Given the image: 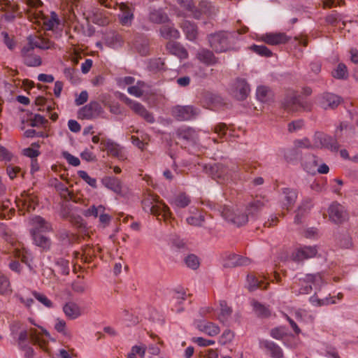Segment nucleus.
Wrapping results in <instances>:
<instances>
[{
  "instance_id": "obj_60",
  "label": "nucleus",
  "mask_w": 358,
  "mask_h": 358,
  "mask_svg": "<svg viewBox=\"0 0 358 358\" xmlns=\"http://www.w3.org/2000/svg\"><path fill=\"white\" fill-rule=\"evenodd\" d=\"M10 282L8 278L0 273V293L5 294L9 290Z\"/></svg>"
},
{
  "instance_id": "obj_12",
  "label": "nucleus",
  "mask_w": 358,
  "mask_h": 358,
  "mask_svg": "<svg viewBox=\"0 0 358 358\" xmlns=\"http://www.w3.org/2000/svg\"><path fill=\"white\" fill-rule=\"evenodd\" d=\"M31 229V234L34 233L48 232L52 231V225L46 221L43 217L39 215H35L30 220Z\"/></svg>"
},
{
  "instance_id": "obj_6",
  "label": "nucleus",
  "mask_w": 358,
  "mask_h": 358,
  "mask_svg": "<svg viewBox=\"0 0 358 358\" xmlns=\"http://www.w3.org/2000/svg\"><path fill=\"white\" fill-rule=\"evenodd\" d=\"M103 113L101 104L97 101H90L88 104L82 107L78 110V118L83 120H91L98 117Z\"/></svg>"
},
{
  "instance_id": "obj_3",
  "label": "nucleus",
  "mask_w": 358,
  "mask_h": 358,
  "mask_svg": "<svg viewBox=\"0 0 358 358\" xmlns=\"http://www.w3.org/2000/svg\"><path fill=\"white\" fill-rule=\"evenodd\" d=\"M200 110L191 105L176 106L171 109L172 116L178 121H188L199 115Z\"/></svg>"
},
{
  "instance_id": "obj_4",
  "label": "nucleus",
  "mask_w": 358,
  "mask_h": 358,
  "mask_svg": "<svg viewBox=\"0 0 358 358\" xmlns=\"http://www.w3.org/2000/svg\"><path fill=\"white\" fill-rule=\"evenodd\" d=\"M282 104L283 108L288 113H296L310 110L308 104L306 102L301 101L295 92L287 94L285 97Z\"/></svg>"
},
{
  "instance_id": "obj_41",
  "label": "nucleus",
  "mask_w": 358,
  "mask_h": 358,
  "mask_svg": "<svg viewBox=\"0 0 358 358\" xmlns=\"http://www.w3.org/2000/svg\"><path fill=\"white\" fill-rule=\"evenodd\" d=\"M220 315L219 316V320L221 322H226L229 317L231 316L232 313V309L231 307L227 306V303L226 301H220Z\"/></svg>"
},
{
  "instance_id": "obj_11",
  "label": "nucleus",
  "mask_w": 358,
  "mask_h": 358,
  "mask_svg": "<svg viewBox=\"0 0 358 358\" xmlns=\"http://www.w3.org/2000/svg\"><path fill=\"white\" fill-rule=\"evenodd\" d=\"M121 13L119 15L120 23L124 26H129L134 20V6L128 2L119 4Z\"/></svg>"
},
{
  "instance_id": "obj_5",
  "label": "nucleus",
  "mask_w": 358,
  "mask_h": 358,
  "mask_svg": "<svg viewBox=\"0 0 358 358\" xmlns=\"http://www.w3.org/2000/svg\"><path fill=\"white\" fill-rule=\"evenodd\" d=\"M222 217L227 221L239 227L246 224L248 222V215L243 213L238 209H234L225 206L222 210Z\"/></svg>"
},
{
  "instance_id": "obj_25",
  "label": "nucleus",
  "mask_w": 358,
  "mask_h": 358,
  "mask_svg": "<svg viewBox=\"0 0 358 358\" xmlns=\"http://www.w3.org/2000/svg\"><path fill=\"white\" fill-rule=\"evenodd\" d=\"M261 345L273 358H283V352L278 345L271 341H263Z\"/></svg>"
},
{
  "instance_id": "obj_64",
  "label": "nucleus",
  "mask_w": 358,
  "mask_h": 358,
  "mask_svg": "<svg viewBox=\"0 0 358 358\" xmlns=\"http://www.w3.org/2000/svg\"><path fill=\"white\" fill-rule=\"evenodd\" d=\"M128 92L136 97H141L143 95L144 91L141 89L140 85H134L129 87L127 89Z\"/></svg>"
},
{
  "instance_id": "obj_39",
  "label": "nucleus",
  "mask_w": 358,
  "mask_h": 358,
  "mask_svg": "<svg viewBox=\"0 0 358 358\" xmlns=\"http://www.w3.org/2000/svg\"><path fill=\"white\" fill-rule=\"evenodd\" d=\"M257 97L260 101L268 103L273 99V92L267 87L260 86L257 90Z\"/></svg>"
},
{
  "instance_id": "obj_23",
  "label": "nucleus",
  "mask_w": 358,
  "mask_h": 358,
  "mask_svg": "<svg viewBox=\"0 0 358 358\" xmlns=\"http://www.w3.org/2000/svg\"><path fill=\"white\" fill-rule=\"evenodd\" d=\"M63 312L69 320H75L81 315L80 306L74 302L66 303L63 306Z\"/></svg>"
},
{
  "instance_id": "obj_19",
  "label": "nucleus",
  "mask_w": 358,
  "mask_h": 358,
  "mask_svg": "<svg viewBox=\"0 0 358 358\" xmlns=\"http://www.w3.org/2000/svg\"><path fill=\"white\" fill-rule=\"evenodd\" d=\"M196 57L207 66L214 65L218 62V58L215 56L214 53L206 48L199 49L196 52Z\"/></svg>"
},
{
  "instance_id": "obj_29",
  "label": "nucleus",
  "mask_w": 358,
  "mask_h": 358,
  "mask_svg": "<svg viewBox=\"0 0 358 358\" xmlns=\"http://www.w3.org/2000/svg\"><path fill=\"white\" fill-rule=\"evenodd\" d=\"M319 159L314 155H309L305 157L303 166L304 169L309 173L315 174L319 164Z\"/></svg>"
},
{
  "instance_id": "obj_40",
  "label": "nucleus",
  "mask_w": 358,
  "mask_h": 358,
  "mask_svg": "<svg viewBox=\"0 0 358 358\" xmlns=\"http://www.w3.org/2000/svg\"><path fill=\"white\" fill-rule=\"evenodd\" d=\"M247 280L248 282V289L250 292H253L258 288L266 289L269 285L267 282L265 286H263L264 282L258 280L255 275H248Z\"/></svg>"
},
{
  "instance_id": "obj_1",
  "label": "nucleus",
  "mask_w": 358,
  "mask_h": 358,
  "mask_svg": "<svg viewBox=\"0 0 358 358\" xmlns=\"http://www.w3.org/2000/svg\"><path fill=\"white\" fill-rule=\"evenodd\" d=\"M347 127V124L341 123L335 131V138L322 132H316L314 135L315 147L326 148L331 152H337L339 148L337 138L342 137V131L343 129H346Z\"/></svg>"
},
{
  "instance_id": "obj_27",
  "label": "nucleus",
  "mask_w": 358,
  "mask_h": 358,
  "mask_svg": "<svg viewBox=\"0 0 358 358\" xmlns=\"http://www.w3.org/2000/svg\"><path fill=\"white\" fill-rule=\"evenodd\" d=\"M34 243L41 248L43 250L48 251L50 249L52 242L50 238L41 234V233H34L31 234Z\"/></svg>"
},
{
  "instance_id": "obj_59",
  "label": "nucleus",
  "mask_w": 358,
  "mask_h": 358,
  "mask_svg": "<svg viewBox=\"0 0 358 358\" xmlns=\"http://www.w3.org/2000/svg\"><path fill=\"white\" fill-rule=\"evenodd\" d=\"M62 155L69 164L73 166H78L80 165V159L78 157L71 155L68 152H64Z\"/></svg>"
},
{
  "instance_id": "obj_30",
  "label": "nucleus",
  "mask_w": 358,
  "mask_h": 358,
  "mask_svg": "<svg viewBox=\"0 0 358 358\" xmlns=\"http://www.w3.org/2000/svg\"><path fill=\"white\" fill-rule=\"evenodd\" d=\"M195 12L199 15V17L202 13L210 16L216 13L217 9L211 4L210 2L202 0L199 2L198 8L194 6V13Z\"/></svg>"
},
{
  "instance_id": "obj_2",
  "label": "nucleus",
  "mask_w": 358,
  "mask_h": 358,
  "mask_svg": "<svg viewBox=\"0 0 358 358\" xmlns=\"http://www.w3.org/2000/svg\"><path fill=\"white\" fill-rule=\"evenodd\" d=\"M210 46L215 52H226L230 48L229 34L224 31L211 34L208 36Z\"/></svg>"
},
{
  "instance_id": "obj_32",
  "label": "nucleus",
  "mask_w": 358,
  "mask_h": 358,
  "mask_svg": "<svg viewBox=\"0 0 358 358\" xmlns=\"http://www.w3.org/2000/svg\"><path fill=\"white\" fill-rule=\"evenodd\" d=\"M149 20L156 24H164L169 21L168 15L162 9H155L149 14Z\"/></svg>"
},
{
  "instance_id": "obj_42",
  "label": "nucleus",
  "mask_w": 358,
  "mask_h": 358,
  "mask_svg": "<svg viewBox=\"0 0 358 358\" xmlns=\"http://www.w3.org/2000/svg\"><path fill=\"white\" fill-rule=\"evenodd\" d=\"M22 58L24 64L27 66H38L41 65L42 63V60L40 56L35 55L34 53L25 55Z\"/></svg>"
},
{
  "instance_id": "obj_34",
  "label": "nucleus",
  "mask_w": 358,
  "mask_h": 358,
  "mask_svg": "<svg viewBox=\"0 0 358 358\" xmlns=\"http://www.w3.org/2000/svg\"><path fill=\"white\" fill-rule=\"evenodd\" d=\"M282 192L285 194V200L286 201L284 206L286 207L287 210H289L295 203L298 193L296 189L290 188H284Z\"/></svg>"
},
{
  "instance_id": "obj_55",
  "label": "nucleus",
  "mask_w": 358,
  "mask_h": 358,
  "mask_svg": "<svg viewBox=\"0 0 358 358\" xmlns=\"http://www.w3.org/2000/svg\"><path fill=\"white\" fill-rule=\"evenodd\" d=\"M105 208L102 205L96 207L95 206H91L90 208L85 210L84 215L87 217L94 216L98 217L100 212H104Z\"/></svg>"
},
{
  "instance_id": "obj_18",
  "label": "nucleus",
  "mask_w": 358,
  "mask_h": 358,
  "mask_svg": "<svg viewBox=\"0 0 358 358\" xmlns=\"http://www.w3.org/2000/svg\"><path fill=\"white\" fill-rule=\"evenodd\" d=\"M250 91V86L247 82L244 79H238L232 94L237 100L243 101L247 98Z\"/></svg>"
},
{
  "instance_id": "obj_50",
  "label": "nucleus",
  "mask_w": 358,
  "mask_h": 358,
  "mask_svg": "<svg viewBox=\"0 0 358 358\" xmlns=\"http://www.w3.org/2000/svg\"><path fill=\"white\" fill-rule=\"evenodd\" d=\"M185 263L187 267L196 270L199 266V261L198 257L194 255H189L185 259Z\"/></svg>"
},
{
  "instance_id": "obj_62",
  "label": "nucleus",
  "mask_w": 358,
  "mask_h": 358,
  "mask_svg": "<svg viewBox=\"0 0 358 358\" xmlns=\"http://www.w3.org/2000/svg\"><path fill=\"white\" fill-rule=\"evenodd\" d=\"M1 36L3 37V42L4 43L6 44V45L10 49V50H13L15 46V43L13 41V38L12 36H10L7 32L6 31H2L1 32Z\"/></svg>"
},
{
  "instance_id": "obj_26",
  "label": "nucleus",
  "mask_w": 358,
  "mask_h": 358,
  "mask_svg": "<svg viewBox=\"0 0 358 358\" xmlns=\"http://www.w3.org/2000/svg\"><path fill=\"white\" fill-rule=\"evenodd\" d=\"M190 202L191 199L187 194L185 193H179L171 199L170 203L174 209L177 210L187 207Z\"/></svg>"
},
{
  "instance_id": "obj_20",
  "label": "nucleus",
  "mask_w": 358,
  "mask_h": 358,
  "mask_svg": "<svg viewBox=\"0 0 358 358\" xmlns=\"http://www.w3.org/2000/svg\"><path fill=\"white\" fill-rule=\"evenodd\" d=\"M102 144H103L108 155H110L120 160H124L126 159L122 148L120 147L119 144L114 143L110 140H108L105 143H102Z\"/></svg>"
},
{
  "instance_id": "obj_45",
  "label": "nucleus",
  "mask_w": 358,
  "mask_h": 358,
  "mask_svg": "<svg viewBox=\"0 0 358 358\" xmlns=\"http://www.w3.org/2000/svg\"><path fill=\"white\" fill-rule=\"evenodd\" d=\"M180 6L188 11H190L195 18H199L197 13H194V5L192 0H176Z\"/></svg>"
},
{
  "instance_id": "obj_52",
  "label": "nucleus",
  "mask_w": 358,
  "mask_h": 358,
  "mask_svg": "<svg viewBox=\"0 0 358 358\" xmlns=\"http://www.w3.org/2000/svg\"><path fill=\"white\" fill-rule=\"evenodd\" d=\"M56 188L57 191L59 192V194L62 198L66 200H71L73 199V194L71 192L68 188L62 183H59Z\"/></svg>"
},
{
  "instance_id": "obj_10",
  "label": "nucleus",
  "mask_w": 358,
  "mask_h": 358,
  "mask_svg": "<svg viewBox=\"0 0 358 358\" xmlns=\"http://www.w3.org/2000/svg\"><path fill=\"white\" fill-rule=\"evenodd\" d=\"M268 201L264 198H255L250 201L245 207V213L248 218H256L259 216L260 212L266 206Z\"/></svg>"
},
{
  "instance_id": "obj_8",
  "label": "nucleus",
  "mask_w": 358,
  "mask_h": 358,
  "mask_svg": "<svg viewBox=\"0 0 358 358\" xmlns=\"http://www.w3.org/2000/svg\"><path fill=\"white\" fill-rule=\"evenodd\" d=\"M143 208L146 212H149L150 214L157 216L162 215V217L166 220L171 215L169 208L164 203H163V207L161 208L156 204L153 203V201L151 199H145L142 201ZM160 220V218H158Z\"/></svg>"
},
{
  "instance_id": "obj_46",
  "label": "nucleus",
  "mask_w": 358,
  "mask_h": 358,
  "mask_svg": "<svg viewBox=\"0 0 358 358\" xmlns=\"http://www.w3.org/2000/svg\"><path fill=\"white\" fill-rule=\"evenodd\" d=\"M271 336L277 340H281L287 335V329L285 327L280 326L275 327L271 330Z\"/></svg>"
},
{
  "instance_id": "obj_31",
  "label": "nucleus",
  "mask_w": 358,
  "mask_h": 358,
  "mask_svg": "<svg viewBox=\"0 0 358 358\" xmlns=\"http://www.w3.org/2000/svg\"><path fill=\"white\" fill-rule=\"evenodd\" d=\"M250 303L257 317L266 318L271 316V313L268 306H266L255 299H252Z\"/></svg>"
},
{
  "instance_id": "obj_43",
  "label": "nucleus",
  "mask_w": 358,
  "mask_h": 358,
  "mask_svg": "<svg viewBox=\"0 0 358 358\" xmlns=\"http://www.w3.org/2000/svg\"><path fill=\"white\" fill-rule=\"evenodd\" d=\"M303 281L306 282H310L313 284L316 287H320L321 285L324 283L323 276L320 273L315 274H306L303 278Z\"/></svg>"
},
{
  "instance_id": "obj_24",
  "label": "nucleus",
  "mask_w": 358,
  "mask_h": 358,
  "mask_svg": "<svg viewBox=\"0 0 358 358\" xmlns=\"http://www.w3.org/2000/svg\"><path fill=\"white\" fill-rule=\"evenodd\" d=\"M180 27L188 40L194 41L196 39L198 36V29L194 23L188 20H184L182 22Z\"/></svg>"
},
{
  "instance_id": "obj_28",
  "label": "nucleus",
  "mask_w": 358,
  "mask_h": 358,
  "mask_svg": "<svg viewBox=\"0 0 358 358\" xmlns=\"http://www.w3.org/2000/svg\"><path fill=\"white\" fill-rule=\"evenodd\" d=\"M71 206L68 203H63L61 207L60 215L64 219H69L73 224L80 227L82 226L81 218L79 216H74L71 214Z\"/></svg>"
},
{
  "instance_id": "obj_16",
  "label": "nucleus",
  "mask_w": 358,
  "mask_h": 358,
  "mask_svg": "<svg viewBox=\"0 0 358 358\" xmlns=\"http://www.w3.org/2000/svg\"><path fill=\"white\" fill-rule=\"evenodd\" d=\"M21 199L18 201V206H22L25 210L30 212L34 210L38 205V200L33 194L24 192L21 195Z\"/></svg>"
},
{
  "instance_id": "obj_38",
  "label": "nucleus",
  "mask_w": 358,
  "mask_h": 358,
  "mask_svg": "<svg viewBox=\"0 0 358 358\" xmlns=\"http://www.w3.org/2000/svg\"><path fill=\"white\" fill-rule=\"evenodd\" d=\"M28 41L34 45V48H38L43 50H48L52 48V43L47 39L39 38L37 36H29L27 38Z\"/></svg>"
},
{
  "instance_id": "obj_35",
  "label": "nucleus",
  "mask_w": 358,
  "mask_h": 358,
  "mask_svg": "<svg viewBox=\"0 0 358 358\" xmlns=\"http://www.w3.org/2000/svg\"><path fill=\"white\" fill-rule=\"evenodd\" d=\"M228 259L229 262L224 264V266H246L250 262L248 258L235 254L229 255Z\"/></svg>"
},
{
  "instance_id": "obj_49",
  "label": "nucleus",
  "mask_w": 358,
  "mask_h": 358,
  "mask_svg": "<svg viewBox=\"0 0 358 358\" xmlns=\"http://www.w3.org/2000/svg\"><path fill=\"white\" fill-rule=\"evenodd\" d=\"M187 222L192 226L201 227L205 221L204 215L202 213L190 216L187 218Z\"/></svg>"
},
{
  "instance_id": "obj_9",
  "label": "nucleus",
  "mask_w": 358,
  "mask_h": 358,
  "mask_svg": "<svg viewBox=\"0 0 358 358\" xmlns=\"http://www.w3.org/2000/svg\"><path fill=\"white\" fill-rule=\"evenodd\" d=\"M329 219L335 224H339L348 220V213L341 204L334 202L328 210Z\"/></svg>"
},
{
  "instance_id": "obj_33",
  "label": "nucleus",
  "mask_w": 358,
  "mask_h": 358,
  "mask_svg": "<svg viewBox=\"0 0 358 358\" xmlns=\"http://www.w3.org/2000/svg\"><path fill=\"white\" fill-rule=\"evenodd\" d=\"M197 327L200 331L210 336H214L220 333L219 327L210 322H200Z\"/></svg>"
},
{
  "instance_id": "obj_17",
  "label": "nucleus",
  "mask_w": 358,
  "mask_h": 358,
  "mask_svg": "<svg viewBox=\"0 0 358 358\" xmlns=\"http://www.w3.org/2000/svg\"><path fill=\"white\" fill-rule=\"evenodd\" d=\"M289 39L290 37L287 36L284 33H269L261 36L262 41L271 45L285 43L288 42Z\"/></svg>"
},
{
  "instance_id": "obj_47",
  "label": "nucleus",
  "mask_w": 358,
  "mask_h": 358,
  "mask_svg": "<svg viewBox=\"0 0 358 358\" xmlns=\"http://www.w3.org/2000/svg\"><path fill=\"white\" fill-rule=\"evenodd\" d=\"M299 155L298 149L294 145L293 148H288L284 152V157L287 162L296 160Z\"/></svg>"
},
{
  "instance_id": "obj_57",
  "label": "nucleus",
  "mask_w": 358,
  "mask_h": 358,
  "mask_svg": "<svg viewBox=\"0 0 358 358\" xmlns=\"http://www.w3.org/2000/svg\"><path fill=\"white\" fill-rule=\"evenodd\" d=\"M33 295L38 301H40L47 308L52 307V301L45 295L36 292H34Z\"/></svg>"
},
{
  "instance_id": "obj_51",
  "label": "nucleus",
  "mask_w": 358,
  "mask_h": 358,
  "mask_svg": "<svg viewBox=\"0 0 358 358\" xmlns=\"http://www.w3.org/2000/svg\"><path fill=\"white\" fill-rule=\"evenodd\" d=\"M294 145L298 149V150L300 148L312 149L315 148V144L313 145L307 138L295 140L294 141Z\"/></svg>"
},
{
  "instance_id": "obj_37",
  "label": "nucleus",
  "mask_w": 358,
  "mask_h": 358,
  "mask_svg": "<svg viewBox=\"0 0 358 358\" xmlns=\"http://www.w3.org/2000/svg\"><path fill=\"white\" fill-rule=\"evenodd\" d=\"M59 240L64 244L71 245L78 241L79 236L67 230H62L59 234L57 235Z\"/></svg>"
},
{
  "instance_id": "obj_13",
  "label": "nucleus",
  "mask_w": 358,
  "mask_h": 358,
  "mask_svg": "<svg viewBox=\"0 0 358 358\" xmlns=\"http://www.w3.org/2000/svg\"><path fill=\"white\" fill-rule=\"evenodd\" d=\"M320 106L327 110L328 108H335L341 103V98L337 95L324 92L318 97Z\"/></svg>"
},
{
  "instance_id": "obj_36",
  "label": "nucleus",
  "mask_w": 358,
  "mask_h": 358,
  "mask_svg": "<svg viewBox=\"0 0 358 358\" xmlns=\"http://www.w3.org/2000/svg\"><path fill=\"white\" fill-rule=\"evenodd\" d=\"M104 185L117 194H122V182L115 177H108L103 180Z\"/></svg>"
},
{
  "instance_id": "obj_14",
  "label": "nucleus",
  "mask_w": 358,
  "mask_h": 358,
  "mask_svg": "<svg viewBox=\"0 0 358 358\" xmlns=\"http://www.w3.org/2000/svg\"><path fill=\"white\" fill-rule=\"evenodd\" d=\"M160 36L166 40H176L180 38V34L175 27L173 23L169 20L164 23L159 29Z\"/></svg>"
},
{
  "instance_id": "obj_56",
  "label": "nucleus",
  "mask_w": 358,
  "mask_h": 358,
  "mask_svg": "<svg viewBox=\"0 0 358 358\" xmlns=\"http://www.w3.org/2000/svg\"><path fill=\"white\" fill-rule=\"evenodd\" d=\"M29 125L31 127H38L39 125H43L48 122V120L44 117L39 114L34 115L33 118L30 119Z\"/></svg>"
},
{
  "instance_id": "obj_58",
  "label": "nucleus",
  "mask_w": 358,
  "mask_h": 358,
  "mask_svg": "<svg viewBox=\"0 0 358 358\" xmlns=\"http://www.w3.org/2000/svg\"><path fill=\"white\" fill-rule=\"evenodd\" d=\"M234 336V332H232L229 329H227L223 332V334L220 336L219 343L222 345L227 344L232 341Z\"/></svg>"
},
{
  "instance_id": "obj_21",
  "label": "nucleus",
  "mask_w": 358,
  "mask_h": 358,
  "mask_svg": "<svg viewBox=\"0 0 358 358\" xmlns=\"http://www.w3.org/2000/svg\"><path fill=\"white\" fill-rule=\"evenodd\" d=\"M166 50L171 55H176L180 59H186L188 57L187 50L179 43L171 41L166 45Z\"/></svg>"
},
{
  "instance_id": "obj_53",
  "label": "nucleus",
  "mask_w": 358,
  "mask_h": 358,
  "mask_svg": "<svg viewBox=\"0 0 358 358\" xmlns=\"http://www.w3.org/2000/svg\"><path fill=\"white\" fill-rule=\"evenodd\" d=\"M56 265L59 267L61 272L64 275H69L70 268H69V262L63 258H59L56 260Z\"/></svg>"
},
{
  "instance_id": "obj_61",
  "label": "nucleus",
  "mask_w": 358,
  "mask_h": 358,
  "mask_svg": "<svg viewBox=\"0 0 358 358\" xmlns=\"http://www.w3.org/2000/svg\"><path fill=\"white\" fill-rule=\"evenodd\" d=\"M227 129V126L224 123H219L214 127L215 133L217 134L220 138H223L226 135Z\"/></svg>"
},
{
  "instance_id": "obj_54",
  "label": "nucleus",
  "mask_w": 358,
  "mask_h": 358,
  "mask_svg": "<svg viewBox=\"0 0 358 358\" xmlns=\"http://www.w3.org/2000/svg\"><path fill=\"white\" fill-rule=\"evenodd\" d=\"M78 174L80 178H81L85 182H86L89 185H90L93 188H96V180L94 178H91L86 171H79Z\"/></svg>"
},
{
  "instance_id": "obj_22",
  "label": "nucleus",
  "mask_w": 358,
  "mask_h": 358,
  "mask_svg": "<svg viewBox=\"0 0 358 358\" xmlns=\"http://www.w3.org/2000/svg\"><path fill=\"white\" fill-rule=\"evenodd\" d=\"M176 135L178 139L184 140L187 143H195L198 139L197 134L191 127H182L178 129Z\"/></svg>"
},
{
  "instance_id": "obj_15",
  "label": "nucleus",
  "mask_w": 358,
  "mask_h": 358,
  "mask_svg": "<svg viewBox=\"0 0 358 358\" xmlns=\"http://www.w3.org/2000/svg\"><path fill=\"white\" fill-rule=\"evenodd\" d=\"M317 250L315 246H303L297 249L292 255L294 261L301 262L316 256Z\"/></svg>"
},
{
  "instance_id": "obj_63",
  "label": "nucleus",
  "mask_w": 358,
  "mask_h": 358,
  "mask_svg": "<svg viewBox=\"0 0 358 358\" xmlns=\"http://www.w3.org/2000/svg\"><path fill=\"white\" fill-rule=\"evenodd\" d=\"M303 121L302 120H297L292 121L288 124V131L289 132H294L301 129L303 127Z\"/></svg>"
},
{
  "instance_id": "obj_48",
  "label": "nucleus",
  "mask_w": 358,
  "mask_h": 358,
  "mask_svg": "<svg viewBox=\"0 0 358 358\" xmlns=\"http://www.w3.org/2000/svg\"><path fill=\"white\" fill-rule=\"evenodd\" d=\"M332 75L338 79H345L348 77L347 67L343 64H339L337 68L333 71Z\"/></svg>"
},
{
  "instance_id": "obj_44",
  "label": "nucleus",
  "mask_w": 358,
  "mask_h": 358,
  "mask_svg": "<svg viewBox=\"0 0 358 358\" xmlns=\"http://www.w3.org/2000/svg\"><path fill=\"white\" fill-rule=\"evenodd\" d=\"M249 49L262 57H269L273 55L272 52L265 45H252Z\"/></svg>"
},
{
  "instance_id": "obj_7",
  "label": "nucleus",
  "mask_w": 358,
  "mask_h": 358,
  "mask_svg": "<svg viewBox=\"0 0 358 358\" xmlns=\"http://www.w3.org/2000/svg\"><path fill=\"white\" fill-rule=\"evenodd\" d=\"M122 100L138 115L141 116L148 123H154L155 117L152 113L149 112L143 105L122 96Z\"/></svg>"
}]
</instances>
